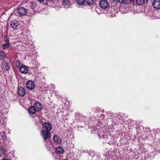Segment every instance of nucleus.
<instances>
[{
  "mask_svg": "<svg viewBox=\"0 0 160 160\" xmlns=\"http://www.w3.org/2000/svg\"><path fill=\"white\" fill-rule=\"evenodd\" d=\"M44 0H37L39 2H42L44 1Z\"/></svg>",
  "mask_w": 160,
  "mask_h": 160,
  "instance_id": "28",
  "label": "nucleus"
},
{
  "mask_svg": "<svg viewBox=\"0 0 160 160\" xmlns=\"http://www.w3.org/2000/svg\"><path fill=\"white\" fill-rule=\"evenodd\" d=\"M1 67L3 71H6L9 69L10 65L4 61L2 63Z\"/></svg>",
  "mask_w": 160,
  "mask_h": 160,
  "instance_id": "7",
  "label": "nucleus"
},
{
  "mask_svg": "<svg viewBox=\"0 0 160 160\" xmlns=\"http://www.w3.org/2000/svg\"><path fill=\"white\" fill-rule=\"evenodd\" d=\"M4 41L6 43H9V40L8 39V36L6 35L5 36L4 38Z\"/></svg>",
  "mask_w": 160,
  "mask_h": 160,
  "instance_id": "25",
  "label": "nucleus"
},
{
  "mask_svg": "<svg viewBox=\"0 0 160 160\" xmlns=\"http://www.w3.org/2000/svg\"><path fill=\"white\" fill-rule=\"evenodd\" d=\"M19 25L18 21L16 20H13L11 21L10 26L12 28H16Z\"/></svg>",
  "mask_w": 160,
  "mask_h": 160,
  "instance_id": "11",
  "label": "nucleus"
},
{
  "mask_svg": "<svg viewBox=\"0 0 160 160\" xmlns=\"http://www.w3.org/2000/svg\"><path fill=\"white\" fill-rule=\"evenodd\" d=\"M19 71L22 73L26 74L28 71V67L24 65H22L19 67Z\"/></svg>",
  "mask_w": 160,
  "mask_h": 160,
  "instance_id": "6",
  "label": "nucleus"
},
{
  "mask_svg": "<svg viewBox=\"0 0 160 160\" xmlns=\"http://www.w3.org/2000/svg\"><path fill=\"white\" fill-rule=\"evenodd\" d=\"M145 0H137V4L138 5H142L144 4Z\"/></svg>",
  "mask_w": 160,
  "mask_h": 160,
  "instance_id": "20",
  "label": "nucleus"
},
{
  "mask_svg": "<svg viewBox=\"0 0 160 160\" xmlns=\"http://www.w3.org/2000/svg\"><path fill=\"white\" fill-rule=\"evenodd\" d=\"M62 2H63V4L64 5H68L69 4V2L68 0H63Z\"/></svg>",
  "mask_w": 160,
  "mask_h": 160,
  "instance_id": "26",
  "label": "nucleus"
},
{
  "mask_svg": "<svg viewBox=\"0 0 160 160\" xmlns=\"http://www.w3.org/2000/svg\"><path fill=\"white\" fill-rule=\"evenodd\" d=\"M99 5L101 8L104 9L107 8L109 6V3L106 0H102L100 1Z\"/></svg>",
  "mask_w": 160,
  "mask_h": 160,
  "instance_id": "5",
  "label": "nucleus"
},
{
  "mask_svg": "<svg viewBox=\"0 0 160 160\" xmlns=\"http://www.w3.org/2000/svg\"><path fill=\"white\" fill-rule=\"evenodd\" d=\"M118 1L121 3L125 4H129L131 2V0H118Z\"/></svg>",
  "mask_w": 160,
  "mask_h": 160,
  "instance_id": "14",
  "label": "nucleus"
},
{
  "mask_svg": "<svg viewBox=\"0 0 160 160\" xmlns=\"http://www.w3.org/2000/svg\"><path fill=\"white\" fill-rule=\"evenodd\" d=\"M46 0L47 2H52V1H53V0Z\"/></svg>",
  "mask_w": 160,
  "mask_h": 160,
  "instance_id": "29",
  "label": "nucleus"
},
{
  "mask_svg": "<svg viewBox=\"0 0 160 160\" xmlns=\"http://www.w3.org/2000/svg\"><path fill=\"white\" fill-rule=\"evenodd\" d=\"M85 3L89 5L92 4L93 2V0H85Z\"/></svg>",
  "mask_w": 160,
  "mask_h": 160,
  "instance_id": "24",
  "label": "nucleus"
},
{
  "mask_svg": "<svg viewBox=\"0 0 160 160\" xmlns=\"http://www.w3.org/2000/svg\"><path fill=\"white\" fill-rule=\"evenodd\" d=\"M30 6L32 9H34L37 6L36 2H32L30 3Z\"/></svg>",
  "mask_w": 160,
  "mask_h": 160,
  "instance_id": "19",
  "label": "nucleus"
},
{
  "mask_svg": "<svg viewBox=\"0 0 160 160\" xmlns=\"http://www.w3.org/2000/svg\"><path fill=\"white\" fill-rule=\"evenodd\" d=\"M6 58L4 52L2 50L0 51V60H4Z\"/></svg>",
  "mask_w": 160,
  "mask_h": 160,
  "instance_id": "17",
  "label": "nucleus"
},
{
  "mask_svg": "<svg viewBox=\"0 0 160 160\" xmlns=\"http://www.w3.org/2000/svg\"><path fill=\"white\" fill-rule=\"evenodd\" d=\"M64 152V150L61 147V154H63Z\"/></svg>",
  "mask_w": 160,
  "mask_h": 160,
  "instance_id": "27",
  "label": "nucleus"
},
{
  "mask_svg": "<svg viewBox=\"0 0 160 160\" xmlns=\"http://www.w3.org/2000/svg\"><path fill=\"white\" fill-rule=\"evenodd\" d=\"M35 85L34 82L32 81H29L26 83V87L29 90H32L34 88Z\"/></svg>",
  "mask_w": 160,
  "mask_h": 160,
  "instance_id": "8",
  "label": "nucleus"
},
{
  "mask_svg": "<svg viewBox=\"0 0 160 160\" xmlns=\"http://www.w3.org/2000/svg\"><path fill=\"white\" fill-rule=\"evenodd\" d=\"M0 135L2 137V139L3 140V145L4 146H7L8 143L7 142H8V143H9V142H10L8 140V139H7L6 137V135L5 134V132H0Z\"/></svg>",
  "mask_w": 160,
  "mask_h": 160,
  "instance_id": "4",
  "label": "nucleus"
},
{
  "mask_svg": "<svg viewBox=\"0 0 160 160\" xmlns=\"http://www.w3.org/2000/svg\"><path fill=\"white\" fill-rule=\"evenodd\" d=\"M53 139L55 142L57 143H59L60 139L58 136L56 135H54L53 137Z\"/></svg>",
  "mask_w": 160,
  "mask_h": 160,
  "instance_id": "15",
  "label": "nucleus"
},
{
  "mask_svg": "<svg viewBox=\"0 0 160 160\" xmlns=\"http://www.w3.org/2000/svg\"><path fill=\"white\" fill-rule=\"evenodd\" d=\"M2 160H8V159H3Z\"/></svg>",
  "mask_w": 160,
  "mask_h": 160,
  "instance_id": "30",
  "label": "nucleus"
},
{
  "mask_svg": "<svg viewBox=\"0 0 160 160\" xmlns=\"http://www.w3.org/2000/svg\"><path fill=\"white\" fill-rule=\"evenodd\" d=\"M0 149L4 154H5L6 153V152L8 151V149L6 148V147H4L2 146H1L0 147Z\"/></svg>",
  "mask_w": 160,
  "mask_h": 160,
  "instance_id": "18",
  "label": "nucleus"
},
{
  "mask_svg": "<svg viewBox=\"0 0 160 160\" xmlns=\"http://www.w3.org/2000/svg\"><path fill=\"white\" fill-rule=\"evenodd\" d=\"M10 44L8 43H6L3 44L1 46L2 47V49H4L6 48H9L10 47Z\"/></svg>",
  "mask_w": 160,
  "mask_h": 160,
  "instance_id": "21",
  "label": "nucleus"
},
{
  "mask_svg": "<svg viewBox=\"0 0 160 160\" xmlns=\"http://www.w3.org/2000/svg\"><path fill=\"white\" fill-rule=\"evenodd\" d=\"M17 92L18 95L21 97L23 96L26 93L25 89L22 87L18 88Z\"/></svg>",
  "mask_w": 160,
  "mask_h": 160,
  "instance_id": "9",
  "label": "nucleus"
},
{
  "mask_svg": "<svg viewBox=\"0 0 160 160\" xmlns=\"http://www.w3.org/2000/svg\"><path fill=\"white\" fill-rule=\"evenodd\" d=\"M55 152L57 156H58V159L60 158V147H57L56 148Z\"/></svg>",
  "mask_w": 160,
  "mask_h": 160,
  "instance_id": "16",
  "label": "nucleus"
},
{
  "mask_svg": "<svg viewBox=\"0 0 160 160\" xmlns=\"http://www.w3.org/2000/svg\"><path fill=\"white\" fill-rule=\"evenodd\" d=\"M43 130H45L47 132H49L52 129V125L49 122H44L42 125Z\"/></svg>",
  "mask_w": 160,
  "mask_h": 160,
  "instance_id": "2",
  "label": "nucleus"
},
{
  "mask_svg": "<svg viewBox=\"0 0 160 160\" xmlns=\"http://www.w3.org/2000/svg\"><path fill=\"white\" fill-rule=\"evenodd\" d=\"M41 136L45 140H47L51 137V135L49 132H47L44 130H42L41 132Z\"/></svg>",
  "mask_w": 160,
  "mask_h": 160,
  "instance_id": "3",
  "label": "nucleus"
},
{
  "mask_svg": "<svg viewBox=\"0 0 160 160\" xmlns=\"http://www.w3.org/2000/svg\"><path fill=\"white\" fill-rule=\"evenodd\" d=\"M18 15L20 16H25L27 12L26 9L24 7H20L19 8L17 11Z\"/></svg>",
  "mask_w": 160,
  "mask_h": 160,
  "instance_id": "1",
  "label": "nucleus"
},
{
  "mask_svg": "<svg viewBox=\"0 0 160 160\" xmlns=\"http://www.w3.org/2000/svg\"><path fill=\"white\" fill-rule=\"evenodd\" d=\"M21 62H20L18 60H16V62H15V65H16V67L18 68L21 67L20 66H21Z\"/></svg>",
  "mask_w": 160,
  "mask_h": 160,
  "instance_id": "23",
  "label": "nucleus"
},
{
  "mask_svg": "<svg viewBox=\"0 0 160 160\" xmlns=\"http://www.w3.org/2000/svg\"><path fill=\"white\" fill-rule=\"evenodd\" d=\"M34 106L36 109V111H40L42 108V106L40 103L38 102H36L34 103Z\"/></svg>",
  "mask_w": 160,
  "mask_h": 160,
  "instance_id": "13",
  "label": "nucleus"
},
{
  "mask_svg": "<svg viewBox=\"0 0 160 160\" xmlns=\"http://www.w3.org/2000/svg\"><path fill=\"white\" fill-rule=\"evenodd\" d=\"M77 2L80 5L85 4V0H77Z\"/></svg>",
  "mask_w": 160,
  "mask_h": 160,
  "instance_id": "22",
  "label": "nucleus"
},
{
  "mask_svg": "<svg viewBox=\"0 0 160 160\" xmlns=\"http://www.w3.org/2000/svg\"><path fill=\"white\" fill-rule=\"evenodd\" d=\"M36 111V109L35 107L31 106L28 109V111L29 114H34Z\"/></svg>",
  "mask_w": 160,
  "mask_h": 160,
  "instance_id": "12",
  "label": "nucleus"
},
{
  "mask_svg": "<svg viewBox=\"0 0 160 160\" xmlns=\"http://www.w3.org/2000/svg\"><path fill=\"white\" fill-rule=\"evenodd\" d=\"M152 5L153 8L156 9H158L160 8V0H154Z\"/></svg>",
  "mask_w": 160,
  "mask_h": 160,
  "instance_id": "10",
  "label": "nucleus"
}]
</instances>
